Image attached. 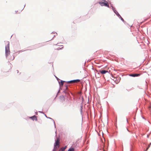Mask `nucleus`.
<instances>
[{"instance_id":"obj_1","label":"nucleus","mask_w":151,"mask_h":151,"mask_svg":"<svg viewBox=\"0 0 151 151\" xmlns=\"http://www.w3.org/2000/svg\"><path fill=\"white\" fill-rule=\"evenodd\" d=\"M6 45L5 46V54L6 57L10 54L9 43L8 42H6Z\"/></svg>"},{"instance_id":"obj_2","label":"nucleus","mask_w":151,"mask_h":151,"mask_svg":"<svg viewBox=\"0 0 151 151\" xmlns=\"http://www.w3.org/2000/svg\"><path fill=\"white\" fill-rule=\"evenodd\" d=\"M99 3L101 6H105L108 7H109L108 3L105 0H102L99 2Z\"/></svg>"},{"instance_id":"obj_3","label":"nucleus","mask_w":151,"mask_h":151,"mask_svg":"<svg viewBox=\"0 0 151 151\" xmlns=\"http://www.w3.org/2000/svg\"><path fill=\"white\" fill-rule=\"evenodd\" d=\"M59 139L58 138H57L56 141L55 142L54 145V149H53V151H57L55 150V149L56 148L57 149V147L56 146H57L59 145Z\"/></svg>"},{"instance_id":"obj_4","label":"nucleus","mask_w":151,"mask_h":151,"mask_svg":"<svg viewBox=\"0 0 151 151\" xmlns=\"http://www.w3.org/2000/svg\"><path fill=\"white\" fill-rule=\"evenodd\" d=\"M80 81V80L79 79H77L75 80H72L67 82V83H77Z\"/></svg>"},{"instance_id":"obj_5","label":"nucleus","mask_w":151,"mask_h":151,"mask_svg":"<svg viewBox=\"0 0 151 151\" xmlns=\"http://www.w3.org/2000/svg\"><path fill=\"white\" fill-rule=\"evenodd\" d=\"M99 72L102 74H104L108 72V71L105 70H100Z\"/></svg>"},{"instance_id":"obj_6","label":"nucleus","mask_w":151,"mask_h":151,"mask_svg":"<svg viewBox=\"0 0 151 151\" xmlns=\"http://www.w3.org/2000/svg\"><path fill=\"white\" fill-rule=\"evenodd\" d=\"M140 75L139 74H131L130 75V76L132 77H136Z\"/></svg>"},{"instance_id":"obj_7","label":"nucleus","mask_w":151,"mask_h":151,"mask_svg":"<svg viewBox=\"0 0 151 151\" xmlns=\"http://www.w3.org/2000/svg\"><path fill=\"white\" fill-rule=\"evenodd\" d=\"M30 119H32L33 120H35L37 121V117L35 116H31V117H30Z\"/></svg>"},{"instance_id":"obj_8","label":"nucleus","mask_w":151,"mask_h":151,"mask_svg":"<svg viewBox=\"0 0 151 151\" xmlns=\"http://www.w3.org/2000/svg\"><path fill=\"white\" fill-rule=\"evenodd\" d=\"M65 82V81H60V82H59L60 86H63L64 83Z\"/></svg>"},{"instance_id":"obj_9","label":"nucleus","mask_w":151,"mask_h":151,"mask_svg":"<svg viewBox=\"0 0 151 151\" xmlns=\"http://www.w3.org/2000/svg\"><path fill=\"white\" fill-rule=\"evenodd\" d=\"M124 132L127 133L129 131L126 128L124 130Z\"/></svg>"},{"instance_id":"obj_10","label":"nucleus","mask_w":151,"mask_h":151,"mask_svg":"<svg viewBox=\"0 0 151 151\" xmlns=\"http://www.w3.org/2000/svg\"><path fill=\"white\" fill-rule=\"evenodd\" d=\"M74 149L73 148L69 149L68 151H74Z\"/></svg>"},{"instance_id":"obj_11","label":"nucleus","mask_w":151,"mask_h":151,"mask_svg":"<svg viewBox=\"0 0 151 151\" xmlns=\"http://www.w3.org/2000/svg\"><path fill=\"white\" fill-rule=\"evenodd\" d=\"M66 148V146H65V147H62L61 148V149L63 151H65V149Z\"/></svg>"},{"instance_id":"obj_12","label":"nucleus","mask_w":151,"mask_h":151,"mask_svg":"<svg viewBox=\"0 0 151 151\" xmlns=\"http://www.w3.org/2000/svg\"><path fill=\"white\" fill-rule=\"evenodd\" d=\"M67 88H68V87H67V86H66V89H67Z\"/></svg>"},{"instance_id":"obj_13","label":"nucleus","mask_w":151,"mask_h":151,"mask_svg":"<svg viewBox=\"0 0 151 151\" xmlns=\"http://www.w3.org/2000/svg\"><path fill=\"white\" fill-rule=\"evenodd\" d=\"M121 19L123 21H124L123 19L122 18H121Z\"/></svg>"}]
</instances>
